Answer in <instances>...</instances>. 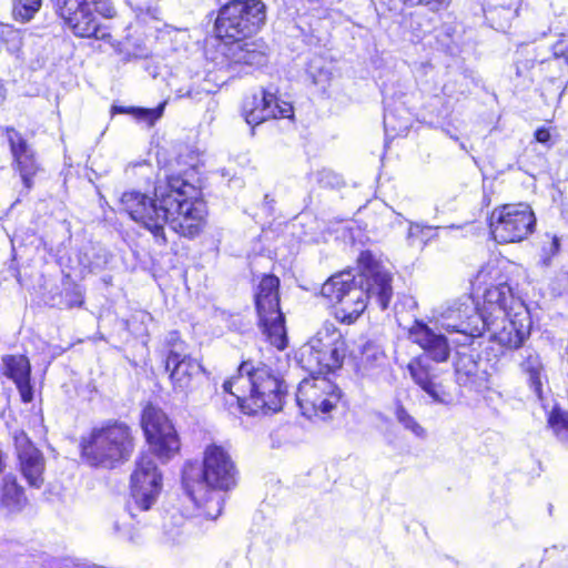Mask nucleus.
Listing matches in <instances>:
<instances>
[{
	"instance_id": "obj_1",
	"label": "nucleus",
	"mask_w": 568,
	"mask_h": 568,
	"mask_svg": "<svg viewBox=\"0 0 568 568\" xmlns=\"http://www.w3.org/2000/svg\"><path fill=\"white\" fill-rule=\"evenodd\" d=\"M153 195L128 191L121 195L120 205L133 221L149 230L159 244H166L165 224L189 239L202 232L207 212L195 185L180 175H170L158 179Z\"/></svg>"
},
{
	"instance_id": "obj_2",
	"label": "nucleus",
	"mask_w": 568,
	"mask_h": 568,
	"mask_svg": "<svg viewBox=\"0 0 568 568\" xmlns=\"http://www.w3.org/2000/svg\"><path fill=\"white\" fill-rule=\"evenodd\" d=\"M358 273L344 271L331 276L321 293L334 304V314L343 324H353L366 310L368 301L386 310L393 296L392 275L372 253L358 256Z\"/></svg>"
},
{
	"instance_id": "obj_3",
	"label": "nucleus",
	"mask_w": 568,
	"mask_h": 568,
	"mask_svg": "<svg viewBox=\"0 0 568 568\" xmlns=\"http://www.w3.org/2000/svg\"><path fill=\"white\" fill-rule=\"evenodd\" d=\"M236 467L224 447L212 444L204 450L203 466L189 464L183 470V485L187 495L206 516L215 519L222 511L223 497L220 493L236 485Z\"/></svg>"
},
{
	"instance_id": "obj_4",
	"label": "nucleus",
	"mask_w": 568,
	"mask_h": 568,
	"mask_svg": "<svg viewBox=\"0 0 568 568\" xmlns=\"http://www.w3.org/2000/svg\"><path fill=\"white\" fill-rule=\"evenodd\" d=\"M223 389L235 396L245 414L275 413L282 408L285 390L282 381L263 363L243 362L237 374L225 381Z\"/></svg>"
},
{
	"instance_id": "obj_5",
	"label": "nucleus",
	"mask_w": 568,
	"mask_h": 568,
	"mask_svg": "<svg viewBox=\"0 0 568 568\" xmlns=\"http://www.w3.org/2000/svg\"><path fill=\"white\" fill-rule=\"evenodd\" d=\"M409 338L425 351V355L414 357L407 366L413 381L430 397L433 403L452 405L455 402L454 394L428 361L432 358L442 363L448 359L450 348L447 338L443 334L435 333L422 321H415L409 328Z\"/></svg>"
},
{
	"instance_id": "obj_6",
	"label": "nucleus",
	"mask_w": 568,
	"mask_h": 568,
	"mask_svg": "<svg viewBox=\"0 0 568 568\" xmlns=\"http://www.w3.org/2000/svg\"><path fill=\"white\" fill-rule=\"evenodd\" d=\"M80 448L89 465L114 468L126 462L133 452L132 430L125 423L109 420L82 436Z\"/></svg>"
},
{
	"instance_id": "obj_7",
	"label": "nucleus",
	"mask_w": 568,
	"mask_h": 568,
	"mask_svg": "<svg viewBox=\"0 0 568 568\" xmlns=\"http://www.w3.org/2000/svg\"><path fill=\"white\" fill-rule=\"evenodd\" d=\"M266 7L261 0H233L221 8L215 30L231 41L246 39L265 23Z\"/></svg>"
},
{
	"instance_id": "obj_8",
	"label": "nucleus",
	"mask_w": 568,
	"mask_h": 568,
	"mask_svg": "<svg viewBox=\"0 0 568 568\" xmlns=\"http://www.w3.org/2000/svg\"><path fill=\"white\" fill-rule=\"evenodd\" d=\"M278 288L277 276L264 275L256 287L254 300L263 333L273 346L282 351L287 346V335Z\"/></svg>"
},
{
	"instance_id": "obj_9",
	"label": "nucleus",
	"mask_w": 568,
	"mask_h": 568,
	"mask_svg": "<svg viewBox=\"0 0 568 568\" xmlns=\"http://www.w3.org/2000/svg\"><path fill=\"white\" fill-rule=\"evenodd\" d=\"M489 226L498 243L520 242L534 232L536 217L528 204H505L494 209Z\"/></svg>"
},
{
	"instance_id": "obj_10",
	"label": "nucleus",
	"mask_w": 568,
	"mask_h": 568,
	"mask_svg": "<svg viewBox=\"0 0 568 568\" xmlns=\"http://www.w3.org/2000/svg\"><path fill=\"white\" fill-rule=\"evenodd\" d=\"M162 476L150 454H142L131 475V500L128 509L132 518L135 510H149L158 499L161 490Z\"/></svg>"
},
{
	"instance_id": "obj_11",
	"label": "nucleus",
	"mask_w": 568,
	"mask_h": 568,
	"mask_svg": "<svg viewBox=\"0 0 568 568\" xmlns=\"http://www.w3.org/2000/svg\"><path fill=\"white\" fill-rule=\"evenodd\" d=\"M342 399V390L324 376L304 378L297 388L296 400L304 416L328 414Z\"/></svg>"
},
{
	"instance_id": "obj_12",
	"label": "nucleus",
	"mask_w": 568,
	"mask_h": 568,
	"mask_svg": "<svg viewBox=\"0 0 568 568\" xmlns=\"http://www.w3.org/2000/svg\"><path fill=\"white\" fill-rule=\"evenodd\" d=\"M93 0H55V11L78 37L104 40L110 33L98 20Z\"/></svg>"
},
{
	"instance_id": "obj_13",
	"label": "nucleus",
	"mask_w": 568,
	"mask_h": 568,
	"mask_svg": "<svg viewBox=\"0 0 568 568\" xmlns=\"http://www.w3.org/2000/svg\"><path fill=\"white\" fill-rule=\"evenodd\" d=\"M141 423L151 449L160 459L168 460L179 452L178 434L161 409L146 406Z\"/></svg>"
},
{
	"instance_id": "obj_14",
	"label": "nucleus",
	"mask_w": 568,
	"mask_h": 568,
	"mask_svg": "<svg viewBox=\"0 0 568 568\" xmlns=\"http://www.w3.org/2000/svg\"><path fill=\"white\" fill-rule=\"evenodd\" d=\"M437 323L447 333L459 334L462 338L457 342L463 345L468 344L473 337L480 336L485 332L477 307L470 297L446 307L439 314Z\"/></svg>"
},
{
	"instance_id": "obj_15",
	"label": "nucleus",
	"mask_w": 568,
	"mask_h": 568,
	"mask_svg": "<svg viewBox=\"0 0 568 568\" xmlns=\"http://www.w3.org/2000/svg\"><path fill=\"white\" fill-rule=\"evenodd\" d=\"M531 318L528 308L523 302L516 303L515 311L508 312L505 322L496 321V324L485 326V331L491 333V338L508 348H518L529 336Z\"/></svg>"
},
{
	"instance_id": "obj_16",
	"label": "nucleus",
	"mask_w": 568,
	"mask_h": 568,
	"mask_svg": "<svg viewBox=\"0 0 568 568\" xmlns=\"http://www.w3.org/2000/svg\"><path fill=\"white\" fill-rule=\"evenodd\" d=\"M242 113L246 123L255 126L268 119L291 118L293 106L288 102L278 100L274 93L261 90L258 94L244 100Z\"/></svg>"
},
{
	"instance_id": "obj_17",
	"label": "nucleus",
	"mask_w": 568,
	"mask_h": 568,
	"mask_svg": "<svg viewBox=\"0 0 568 568\" xmlns=\"http://www.w3.org/2000/svg\"><path fill=\"white\" fill-rule=\"evenodd\" d=\"M165 369L170 372L173 389L176 393H186L192 388L193 381L203 368L196 359L186 353L185 344L178 343L168 352Z\"/></svg>"
},
{
	"instance_id": "obj_18",
	"label": "nucleus",
	"mask_w": 568,
	"mask_h": 568,
	"mask_svg": "<svg viewBox=\"0 0 568 568\" xmlns=\"http://www.w3.org/2000/svg\"><path fill=\"white\" fill-rule=\"evenodd\" d=\"M517 302L520 301L514 297L507 283H499L486 288L483 305L477 308L484 327L496 324V321L499 320L505 322L508 312L515 311Z\"/></svg>"
},
{
	"instance_id": "obj_19",
	"label": "nucleus",
	"mask_w": 568,
	"mask_h": 568,
	"mask_svg": "<svg viewBox=\"0 0 568 568\" xmlns=\"http://www.w3.org/2000/svg\"><path fill=\"white\" fill-rule=\"evenodd\" d=\"M7 139L13 158V168L19 173L27 195L33 186V178L39 171L34 152L22 134L12 128L7 129Z\"/></svg>"
},
{
	"instance_id": "obj_20",
	"label": "nucleus",
	"mask_w": 568,
	"mask_h": 568,
	"mask_svg": "<svg viewBox=\"0 0 568 568\" xmlns=\"http://www.w3.org/2000/svg\"><path fill=\"white\" fill-rule=\"evenodd\" d=\"M20 470L31 487L40 488L44 481V458L23 430L13 435Z\"/></svg>"
},
{
	"instance_id": "obj_21",
	"label": "nucleus",
	"mask_w": 568,
	"mask_h": 568,
	"mask_svg": "<svg viewBox=\"0 0 568 568\" xmlns=\"http://www.w3.org/2000/svg\"><path fill=\"white\" fill-rule=\"evenodd\" d=\"M265 50L261 41L239 39L225 44L223 54L230 65L262 67L267 62Z\"/></svg>"
},
{
	"instance_id": "obj_22",
	"label": "nucleus",
	"mask_w": 568,
	"mask_h": 568,
	"mask_svg": "<svg viewBox=\"0 0 568 568\" xmlns=\"http://www.w3.org/2000/svg\"><path fill=\"white\" fill-rule=\"evenodd\" d=\"M477 355L469 352H457L455 376L458 385L476 392L486 386L487 373L480 367Z\"/></svg>"
},
{
	"instance_id": "obj_23",
	"label": "nucleus",
	"mask_w": 568,
	"mask_h": 568,
	"mask_svg": "<svg viewBox=\"0 0 568 568\" xmlns=\"http://www.w3.org/2000/svg\"><path fill=\"white\" fill-rule=\"evenodd\" d=\"M3 374L13 381L22 402L30 403L33 390L30 383L31 365L24 355H6L2 357Z\"/></svg>"
},
{
	"instance_id": "obj_24",
	"label": "nucleus",
	"mask_w": 568,
	"mask_h": 568,
	"mask_svg": "<svg viewBox=\"0 0 568 568\" xmlns=\"http://www.w3.org/2000/svg\"><path fill=\"white\" fill-rule=\"evenodd\" d=\"M321 343L318 339H310L305 343L297 353V359L302 368L308 372L312 376L323 375L337 368V362L334 356L318 354Z\"/></svg>"
},
{
	"instance_id": "obj_25",
	"label": "nucleus",
	"mask_w": 568,
	"mask_h": 568,
	"mask_svg": "<svg viewBox=\"0 0 568 568\" xmlns=\"http://www.w3.org/2000/svg\"><path fill=\"white\" fill-rule=\"evenodd\" d=\"M311 339H318L321 343L317 348L321 355L328 356L332 354L336 358L337 368L341 367L345 357L346 344L342 333L333 323H324Z\"/></svg>"
},
{
	"instance_id": "obj_26",
	"label": "nucleus",
	"mask_w": 568,
	"mask_h": 568,
	"mask_svg": "<svg viewBox=\"0 0 568 568\" xmlns=\"http://www.w3.org/2000/svg\"><path fill=\"white\" fill-rule=\"evenodd\" d=\"M386 355L376 345L367 343L363 347L362 355L357 363V373L362 377L376 379L385 372Z\"/></svg>"
},
{
	"instance_id": "obj_27",
	"label": "nucleus",
	"mask_w": 568,
	"mask_h": 568,
	"mask_svg": "<svg viewBox=\"0 0 568 568\" xmlns=\"http://www.w3.org/2000/svg\"><path fill=\"white\" fill-rule=\"evenodd\" d=\"M1 505L9 511H19L26 505L27 498L23 488L17 483V478L8 474L2 478Z\"/></svg>"
},
{
	"instance_id": "obj_28",
	"label": "nucleus",
	"mask_w": 568,
	"mask_h": 568,
	"mask_svg": "<svg viewBox=\"0 0 568 568\" xmlns=\"http://www.w3.org/2000/svg\"><path fill=\"white\" fill-rule=\"evenodd\" d=\"M527 355L521 362L523 371L528 375L531 389L538 398L542 396V384L545 379L544 367L537 354L526 351Z\"/></svg>"
},
{
	"instance_id": "obj_29",
	"label": "nucleus",
	"mask_w": 568,
	"mask_h": 568,
	"mask_svg": "<svg viewBox=\"0 0 568 568\" xmlns=\"http://www.w3.org/2000/svg\"><path fill=\"white\" fill-rule=\"evenodd\" d=\"M121 53L123 54V60L129 62L132 60L150 58L152 55V50L143 39H128L123 44V49H121Z\"/></svg>"
},
{
	"instance_id": "obj_30",
	"label": "nucleus",
	"mask_w": 568,
	"mask_h": 568,
	"mask_svg": "<svg viewBox=\"0 0 568 568\" xmlns=\"http://www.w3.org/2000/svg\"><path fill=\"white\" fill-rule=\"evenodd\" d=\"M42 0H12V14L20 22L30 21L40 10Z\"/></svg>"
},
{
	"instance_id": "obj_31",
	"label": "nucleus",
	"mask_w": 568,
	"mask_h": 568,
	"mask_svg": "<svg viewBox=\"0 0 568 568\" xmlns=\"http://www.w3.org/2000/svg\"><path fill=\"white\" fill-rule=\"evenodd\" d=\"M554 55L546 63L548 67H556L568 75V33L561 34L552 47Z\"/></svg>"
},
{
	"instance_id": "obj_32",
	"label": "nucleus",
	"mask_w": 568,
	"mask_h": 568,
	"mask_svg": "<svg viewBox=\"0 0 568 568\" xmlns=\"http://www.w3.org/2000/svg\"><path fill=\"white\" fill-rule=\"evenodd\" d=\"M397 422L417 438L426 437V429L413 417L403 405H397L395 410Z\"/></svg>"
},
{
	"instance_id": "obj_33",
	"label": "nucleus",
	"mask_w": 568,
	"mask_h": 568,
	"mask_svg": "<svg viewBox=\"0 0 568 568\" xmlns=\"http://www.w3.org/2000/svg\"><path fill=\"white\" fill-rule=\"evenodd\" d=\"M384 126L388 136L402 135L408 131V120H397L396 114L387 110L384 114Z\"/></svg>"
},
{
	"instance_id": "obj_34",
	"label": "nucleus",
	"mask_w": 568,
	"mask_h": 568,
	"mask_svg": "<svg viewBox=\"0 0 568 568\" xmlns=\"http://www.w3.org/2000/svg\"><path fill=\"white\" fill-rule=\"evenodd\" d=\"M307 72L315 84H325L331 79V72L324 67L322 58L313 59L308 64Z\"/></svg>"
},
{
	"instance_id": "obj_35",
	"label": "nucleus",
	"mask_w": 568,
	"mask_h": 568,
	"mask_svg": "<svg viewBox=\"0 0 568 568\" xmlns=\"http://www.w3.org/2000/svg\"><path fill=\"white\" fill-rule=\"evenodd\" d=\"M110 529L113 536L119 539L133 544L140 540L139 534L133 528L126 527V525L122 523L119 518H113L111 520Z\"/></svg>"
},
{
	"instance_id": "obj_36",
	"label": "nucleus",
	"mask_w": 568,
	"mask_h": 568,
	"mask_svg": "<svg viewBox=\"0 0 568 568\" xmlns=\"http://www.w3.org/2000/svg\"><path fill=\"white\" fill-rule=\"evenodd\" d=\"M164 110V103L160 104L154 109H142V108H133L131 113L141 121L146 122L149 125H153L156 120L162 116Z\"/></svg>"
},
{
	"instance_id": "obj_37",
	"label": "nucleus",
	"mask_w": 568,
	"mask_h": 568,
	"mask_svg": "<svg viewBox=\"0 0 568 568\" xmlns=\"http://www.w3.org/2000/svg\"><path fill=\"white\" fill-rule=\"evenodd\" d=\"M183 518L180 515H173L170 520H165L162 525L163 534L166 537V541L175 542L181 536V524Z\"/></svg>"
},
{
	"instance_id": "obj_38",
	"label": "nucleus",
	"mask_w": 568,
	"mask_h": 568,
	"mask_svg": "<svg viewBox=\"0 0 568 568\" xmlns=\"http://www.w3.org/2000/svg\"><path fill=\"white\" fill-rule=\"evenodd\" d=\"M310 179L314 180L322 187H332L338 184V176L326 169L310 174Z\"/></svg>"
},
{
	"instance_id": "obj_39",
	"label": "nucleus",
	"mask_w": 568,
	"mask_h": 568,
	"mask_svg": "<svg viewBox=\"0 0 568 568\" xmlns=\"http://www.w3.org/2000/svg\"><path fill=\"white\" fill-rule=\"evenodd\" d=\"M549 239H550V242L548 245H545L542 247V253H544V264L545 265H549L550 263V260L552 256L557 255L559 250H560V240L558 236L556 235H547Z\"/></svg>"
},
{
	"instance_id": "obj_40",
	"label": "nucleus",
	"mask_w": 568,
	"mask_h": 568,
	"mask_svg": "<svg viewBox=\"0 0 568 568\" xmlns=\"http://www.w3.org/2000/svg\"><path fill=\"white\" fill-rule=\"evenodd\" d=\"M434 229L430 226H423L420 224L412 223L408 230L407 239L409 241L422 237L424 240V236H426V233L432 232Z\"/></svg>"
},
{
	"instance_id": "obj_41",
	"label": "nucleus",
	"mask_w": 568,
	"mask_h": 568,
	"mask_svg": "<svg viewBox=\"0 0 568 568\" xmlns=\"http://www.w3.org/2000/svg\"><path fill=\"white\" fill-rule=\"evenodd\" d=\"M408 6H429L433 10H437L444 0H403Z\"/></svg>"
},
{
	"instance_id": "obj_42",
	"label": "nucleus",
	"mask_w": 568,
	"mask_h": 568,
	"mask_svg": "<svg viewBox=\"0 0 568 568\" xmlns=\"http://www.w3.org/2000/svg\"><path fill=\"white\" fill-rule=\"evenodd\" d=\"M535 138L539 143L549 144L551 134L548 129L540 128L535 132Z\"/></svg>"
},
{
	"instance_id": "obj_43",
	"label": "nucleus",
	"mask_w": 568,
	"mask_h": 568,
	"mask_svg": "<svg viewBox=\"0 0 568 568\" xmlns=\"http://www.w3.org/2000/svg\"><path fill=\"white\" fill-rule=\"evenodd\" d=\"M166 342L170 347L169 351L173 348L174 344L183 343L182 341H180V336L176 332H171L166 338Z\"/></svg>"
},
{
	"instance_id": "obj_44",
	"label": "nucleus",
	"mask_w": 568,
	"mask_h": 568,
	"mask_svg": "<svg viewBox=\"0 0 568 568\" xmlns=\"http://www.w3.org/2000/svg\"><path fill=\"white\" fill-rule=\"evenodd\" d=\"M201 93L202 92H200V91H194V90L191 89V90L186 91V93H184V94L181 93L180 97H187L190 99H199L200 100L201 99V97H200Z\"/></svg>"
},
{
	"instance_id": "obj_45",
	"label": "nucleus",
	"mask_w": 568,
	"mask_h": 568,
	"mask_svg": "<svg viewBox=\"0 0 568 568\" xmlns=\"http://www.w3.org/2000/svg\"><path fill=\"white\" fill-rule=\"evenodd\" d=\"M516 74L518 77H521L523 75V69L519 67V64H516Z\"/></svg>"
},
{
	"instance_id": "obj_46",
	"label": "nucleus",
	"mask_w": 568,
	"mask_h": 568,
	"mask_svg": "<svg viewBox=\"0 0 568 568\" xmlns=\"http://www.w3.org/2000/svg\"><path fill=\"white\" fill-rule=\"evenodd\" d=\"M112 14H113V9H112V8H110V9L108 10V16H109V17H112Z\"/></svg>"
},
{
	"instance_id": "obj_47",
	"label": "nucleus",
	"mask_w": 568,
	"mask_h": 568,
	"mask_svg": "<svg viewBox=\"0 0 568 568\" xmlns=\"http://www.w3.org/2000/svg\"><path fill=\"white\" fill-rule=\"evenodd\" d=\"M115 110H118L119 112H124L123 108H115Z\"/></svg>"
},
{
	"instance_id": "obj_48",
	"label": "nucleus",
	"mask_w": 568,
	"mask_h": 568,
	"mask_svg": "<svg viewBox=\"0 0 568 568\" xmlns=\"http://www.w3.org/2000/svg\"><path fill=\"white\" fill-rule=\"evenodd\" d=\"M447 91H448V85L446 84V85L444 87V92H447Z\"/></svg>"
}]
</instances>
